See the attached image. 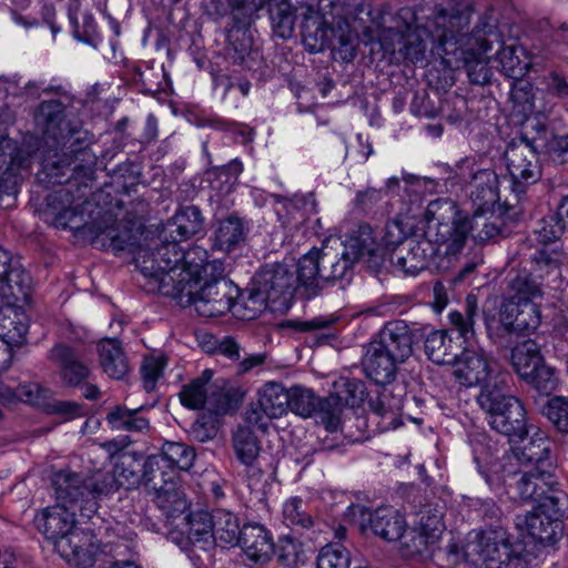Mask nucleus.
I'll use <instances>...</instances> for the list:
<instances>
[{"mask_svg": "<svg viewBox=\"0 0 568 568\" xmlns=\"http://www.w3.org/2000/svg\"><path fill=\"white\" fill-rule=\"evenodd\" d=\"M50 412L61 416L65 420H70L81 417L83 415V407L75 402L59 400L50 406Z\"/></svg>", "mask_w": 568, "mask_h": 568, "instance_id": "774afa93", "label": "nucleus"}, {"mask_svg": "<svg viewBox=\"0 0 568 568\" xmlns=\"http://www.w3.org/2000/svg\"><path fill=\"white\" fill-rule=\"evenodd\" d=\"M475 551L486 568H528L526 546L503 527L481 531Z\"/></svg>", "mask_w": 568, "mask_h": 568, "instance_id": "f3484780", "label": "nucleus"}, {"mask_svg": "<svg viewBox=\"0 0 568 568\" xmlns=\"http://www.w3.org/2000/svg\"><path fill=\"white\" fill-rule=\"evenodd\" d=\"M37 529L53 542L57 552L69 564L88 568L94 564L95 546L92 534L75 524V511L57 503L34 517Z\"/></svg>", "mask_w": 568, "mask_h": 568, "instance_id": "39448f33", "label": "nucleus"}, {"mask_svg": "<svg viewBox=\"0 0 568 568\" xmlns=\"http://www.w3.org/2000/svg\"><path fill=\"white\" fill-rule=\"evenodd\" d=\"M34 120L44 135V150L41 166L45 179L53 183L62 182L70 166L89 179L97 164V156L81 131L65 120V105L60 100L42 101Z\"/></svg>", "mask_w": 568, "mask_h": 568, "instance_id": "20e7f679", "label": "nucleus"}, {"mask_svg": "<svg viewBox=\"0 0 568 568\" xmlns=\"http://www.w3.org/2000/svg\"><path fill=\"white\" fill-rule=\"evenodd\" d=\"M212 527L215 544L220 541L224 546H237L242 534L239 518L225 509H216L212 513Z\"/></svg>", "mask_w": 568, "mask_h": 568, "instance_id": "a19ab883", "label": "nucleus"}, {"mask_svg": "<svg viewBox=\"0 0 568 568\" xmlns=\"http://www.w3.org/2000/svg\"><path fill=\"white\" fill-rule=\"evenodd\" d=\"M541 363H544V358L540 347L532 339L524 341L511 351V364L523 379L538 369Z\"/></svg>", "mask_w": 568, "mask_h": 568, "instance_id": "ea45409f", "label": "nucleus"}, {"mask_svg": "<svg viewBox=\"0 0 568 568\" xmlns=\"http://www.w3.org/2000/svg\"><path fill=\"white\" fill-rule=\"evenodd\" d=\"M424 347L427 357L437 365L454 364L460 349V345L453 339L447 331L429 333Z\"/></svg>", "mask_w": 568, "mask_h": 568, "instance_id": "e433bc0d", "label": "nucleus"}, {"mask_svg": "<svg viewBox=\"0 0 568 568\" xmlns=\"http://www.w3.org/2000/svg\"><path fill=\"white\" fill-rule=\"evenodd\" d=\"M416 527L438 544L446 528L442 508L425 506L420 510V519Z\"/></svg>", "mask_w": 568, "mask_h": 568, "instance_id": "3c124183", "label": "nucleus"}, {"mask_svg": "<svg viewBox=\"0 0 568 568\" xmlns=\"http://www.w3.org/2000/svg\"><path fill=\"white\" fill-rule=\"evenodd\" d=\"M142 407L130 409L122 405L112 407L105 420L112 430L128 433H144L150 428V422L141 415Z\"/></svg>", "mask_w": 568, "mask_h": 568, "instance_id": "58836bf2", "label": "nucleus"}, {"mask_svg": "<svg viewBox=\"0 0 568 568\" xmlns=\"http://www.w3.org/2000/svg\"><path fill=\"white\" fill-rule=\"evenodd\" d=\"M204 217L195 205L180 207L175 214L163 225L159 237L168 240L178 239L186 241L203 231Z\"/></svg>", "mask_w": 568, "mask_h": 568, "instance_id": "473e14b6", "label": "nucleus"}, {"mask_svg": "<svg viewBox=\"0 0 568 568\" xmlns=\"http://www.w3.org/2000/svg\"><path fill=\"white\" fill-rule=\"evenodd\" d=\"M484 215L485 214H478L476 217V214L474 213V216L469 219L458 210V219L469 221V223L473 225L468 231V234L470 232L477 231L473 236L478 242L489 241L495 239L500 233V227L495 222L487 221Z\"/></svg>", "mask_w": 568, "mask_h": 568, "instance_id": "13d9d810", "label": "nucleus"}, {"mask_svg": "<svg viewBox=\"0 0 568 568\" xmlns=\"http://www.w3.org/2000/svg\"><path fill=\"white\" fill-rule=\"evenodd\" d=\"M283 518L287 526L308 529L314 525L306 504L300 497L290 498L283 507Z\"/></svg>", "mask_w": 568, "mask_h": 568, "instance_id": "603ef678", "label": "nucleus"}, {"mask_svg": "<svg viewBox=\"0 0 568 568\" xmlns=\"http://www.w3.org/2000/svg\"><path fill=\"white\" fill-rule=\"evenodd\" d=\"M237 546H241L246 556L256 562H265L275 554L271 532L257 523H247L242 526Z\"/></svg>", "mask_w": 568, "mask_h": 568, "instance_id": "72a5a7b5", "label": "nucleus"}, {"mask_svg": "<svg viewBox=\"0 0 568 568\" xmlns=\"http://www.w3.org/2000/svg\"><path fill=\"white\" fill-rule=\"evenodd\" d=\"M566 231H568L567 221L558 212H555L539 220L534 234L538 243L542 245L541 248L552 250L558 247L562 250L557 242L560 241Z\"/></svg>", "mask_w": 568, "mask_h": 568, "instance_id": "c03bdc74", "label": "nucleus"}, {"mask_svg": "<svg viewBox=\"0 0 568 568\" xmlns=\"http://www.w3.org/2000/svg\"><path fill=\"white\" fill-rule=\"evenodd\" d=\"M413 353V335L404 321H392L384 325L372 339L362 358L365 376L377 385L392 384L399 365Z\"/></svg>", "mask_w": 568, "mask_h": 568, "instance_id": "423d86ee", "label": "nucleus"}, {"mask_svg": "<svg viewBox=\"0 0 568 568\" xmlns=\"http://www.w3.org/2000/svg\"><path fill=\"white\" fill-rule=\"evenodd\" d=\"M505 160L513 181V190L517 193H524L528 185L536 183L541 176L537 148L526 136L508 144Z\"/></svg>", "mask_w": 568, "mask_h": 568, "instance_id": "a211bd4d", "label": "nucleus"}, {"mask_svg": "<svg viewBox=\"0 0 568 568\" xmlns=\"http://www.w3.org/2000/svg\"><path fill=\"white\" fill-rule=\"evenodd\" d=\"M290 397V409L302 417L315 415L322 424V404L324 398L317 397L312 389L302 386H293L287 389Z\"/></svg>", "mask_w": 568, "mask_h": 568, "instance_id": "37998d69", "label": "nucleus"}, {"mask_svg": "<svg viewBox=\"0 0 568 568\" xmlns=\"http://www.w3.org/2000/svg\"><path fill=\"white\" fill-rule=\"evenodd\" d=\"M337 320L338 317L334 315H320L307 321L293 322L291 326L300 332H311L329 328Z\"/></svg>", "mask_w": 568, "mask_h": 568, "instance_id": "69168bd1", "label": "nucleus"}, {"mask_svg": "<svg viewBox=\"0 0 568 568\" xmlns=\"http://www.w3.org/2000/svg\"><path fill=\"white\" fill-rule=\"evenodd\" d=\"M297 287L306 298L316 296L324 284L346 277L347 263L338 262L337 254L313 247L304 254L294 271Z\"/></svg>", "mask_w": 568, "mask_h": 568, "instance_id": "4468645a", "label": "nucleus"}, {"mask_svg": "<svg viewBox=\"0 0 568 568\" xmlns=\"http://www.w3.org/2000/svg\"><path fill=\"white\" fill-rule=\"evenodd\" d=\"M540 394L549 395L557 387V378L552 368L541 363L530 376L524 378Z\"/></svg>", "mask_w": 568, "mask_h": 568, "instance_id": "052dcab7", "label": "nucleus"}, {"mask_svg": "<svg viewBox=\"0 0 568 568\" xmlns=\"http://www.w3.org/2000/svg\"><path fill=\"white\" fill-rule=\"evenodd\" d=\"M31 276L24 270H14L9 282L0 283V312L20 303H28L31 295Z\"/></svg>", "mask_w": 568, "mask_h": 568, "instance_id": "f704fd0d", "label": "nucleus"}, {"mask_svg": "<svg viewBox=\"0 0 568 568\" xmlns=\"http://www.w3.org/2000/svg\"><path fill=\"white\" fill-rule=\"evenodd\" d=\"M384 197L382 189L367 187L363 191H357L354 199V206L357 210L367 212L377 205Z\"/></svg>", "mask_w": 568, "mask_h": 568, "instance_id": "0e129e2a", "label": "nucleus"}, {"mask_svg": "<svg viewBox=\"0 0 568 568\" xmlns=\"http://www.w3.org/2000/svg\"><path fill=\"white\" fill-rule=\"evenodd\" d=\"M95 168L89 179H84L82 174L74 171V164L70 166V171L62 178V182L53 183L45 179L42 171L38 174L41 182L51 185L65 186L59 189L48 197V205L54 215L53 224L59 229H70L75 233H82L90 236V227L93 224L84 220L83 211L80 209L85 203L87 196L91 191V183L94 180Z\"/></svg>", "mask_w": 568, "mask_h": 568, "instance_id": "6e6552de", "label": "nucleus"}, {"mask_svg": "<svg viewBox=\"0 0 568 568\" xmlns=\"http://www.w3.org/2000/svg\"><path fill=\"white\" fill-rule=\"evenodd\" d=\"M161 372L162 366L158 359L151 358L144 362L141 367V375L146 392H152L155 388Z\"/></svg>", "mask_w": 568, "mask_h": 568, "instance_id": "338daca9", "label": "nucleus"}, {"mask_svg": "<svg viewBox=\"0 0 568 568\" xmlns=\"http://www.w3.org/2000/svg\"><path fill=\"white\" fill-rule=\"evenodd\" d=\"M551 514L536 507L535 510L524 515H517L515 525L518 530L529 536L535 542L542 546L556 544L562 536L564 525L559 517L564 516Z\"/></svg>", "mask_w": 568, "mask_h": 568, "instance_id": "393cba45", "label": "nucleus"}, {"mask_svg": "<svg viewBox=\"0 0 568 568\" xmlns=\"http://www.w3.org/2000/svg\"><path fill=\"white\" fill-rule=\"evenodd\" d=\"M540 323V307L535 302L503 301L498 318L485 315L488 336L496 343H503L511 335L530 334Z\"/></svg>", "mask_w": 568, "mask_h": 568, "instance_id": "2eb2a0df", "label": "nucleus"}, {"mask_svg": "<svg viewBox=\"0 0 568 568\" xmlns=\"http://www.w3.org/2000/svg\"><path fill=\"white\" fill-rule=\"evenodd\" d=\"M195 452L193 447L179 443L165 442L161 453L149 456L143 464V475L153 474L165 475L173 470H189L195 460Z\"/></svg>", "mask_w": 568, "mask_h": 568, "instance_id": "a878e982", "label": "nucleus"}, {"mask_svg": "<svg viewBox=\"0 0 568 568\" xmlns=\"http://www.w3.org/2000/svg\"><path fill=\"white\" fill-rule=\"evenodd\" d=\"M541 413L561 433H568V398L555 396L542 406Z\"/></svg>", "mask_w": 568, "mask_h": 568, "instance_id": "5fc2aeb1", "label": "nucleus"}, {"mask_svg": "<svg viewBox=\"0 0 568 568\" xmlns=\"http://www.w3.org/2000/svg\"><path fill=\"white\" fill-rule=\"evenodd\" d=\"M531 435H525L514 442L511 452L506 454L499 463L493 465L494 474H485V479L489 486L499 485L506 481V478L517 476L515 465L525 467H557L551 456L552 443L546 433L535 429Z\"/></svg>", "mask_w": 568, "mask_h": 568, "instance_id": "9b49d317", "label": "nucleus"}, {"mask_svg": "<svg viewBox=\"0 0 568 568\" xmlns=\"http://www.w3.org/2000/svg\"><path fill=\"white\" fill-rule=\"evenodd\" d=\"M30 160L18 150L4 152L0 150V192L13 194L20 181L22 170L29 168Z\"/></svg>", "mask_w": 568, "mask_h": 568, "instance_id": "c9c22d12", "label": "nucleus"}, {"mask_svg": "<svg viewBox=\"0 0 568 568\" xmlns=\"http://www.w3.org/2000/svg\"><path fill=\"white\" fill-rule=\"evenodd\" d=\"M556 469L557 467L517 469L519 477H511L515 483L509 484L514 488L515 497L523 501L535 503L540 509L555 515L565 513L568 495L560 487L555 474Z\"/></svg>", "mask_w": 568, "mask_h": 568, "instance_id": "f8f14e48", "label": "nucleus"}, {"mask_svg": "<svg viewBox=\"0 0 568 568\" xmlns=\"http://www.w3.org/2000/svg\"><path fill=\"white\" fill-rule=\"evenodd\" d=\"M365 258L367 266L373 272H378L384 264V248L377 242L371 225L362 223L346 240L338 262L347 263V273L355 262Z\"/></svg>", "mask_w": 568, "mask_h": 568, "instance_id": "6ab92c4d", "label": "nucleus"}, {"mask_svg": "<svg viewBox=\"0 0 568 568\" xmlns=\"http://www.w3.org/2000/svg\"><path fill=\"white\" fill-rule=\"evenodd\" d=\"M212 376V369H204L200 376L183 385L179 394L181 404L194 410L204 408L207 398V384Z\"/></svg>", "mask_w": 568, "mask_h": 568, "instance_id": "a18cd8bd", "label": "nucleus"}, {"mask_svg": "<svg viewBox=\"0 0 568 568\" xmlns=\"http://www.w3.org/2000/svg\"><path fill=\"white\" fill-rule=\"evenodd\" d=\"M118 480L110 474L87 476L69 469L53 474L52 487L57 503L72 510H79L84 518L91 519L98 511V498L118 490Z\"/></svg>", "mask_w": 568, "mask_h": 568, "instance_id": "0eeeda50", "label": "nucleus"}, {"mask_svg": "<svg viewBox=\"0 0 568 568\" xmlns=\"http://www.w3.org/2000/svg\"><path fill=\"white\" fill-rule=\"evenodd\" d=\"M234 449L241 463L257 460L261 452L260 440L248 426H240L233 437Z\"/></svg>", "mask_w": 568, "mask_h": 568, "instance_id": "8fccbe9b", "label": "nucleus"}, {"mask_svg": "<svg viewBox=\"0 0 568 568\" xmlns=\"http://www.w3.org/2000/svg\"><path fill=\"white\" fill-rule=\"evenodd\" d=\"M508 387V376L497 377L494 386L487 384L479 393L477 402L488 416V424L499 434L516 442L530 434L532 427L527 425L526 410L521 402L505 394Z\"/></svg>", "mask_w": 568, "mask_h": 568, "instance_id": "1a4fd4ad", "label": "nucleus"}, {"mask_svg": "<svg viewBox=\"0 0 568 568\" xmlns=\"http://www.w3.org/2000/svg\"><path fill=\"white\" fill-rule=\"evenodd\" d=\"M48 358L57 365L59 377L63 385L78 387L90 376V368L84 364L75 349L67 344H57L49 353Z\"/></svg>", "mask_w": 568, "mask_h": 568, "instance_id": "7c9ffc66", "label": "nucleus"}, {"mask_svg": "<svg viewBox=\"0 0 568 568\" xmlns=\"http://www.w3.org/2000/svg\"><path fill=\"white\" fill-rule=\"evenodd\" d=\"M566 253L558 247L538 248L530 258V270L519 271L508 280V296L503 301L535 302L544 295V286L557 284L561 277V266Z\"/></svg>", "mask_w": 568, "mask_h": 568, "instance_id": "9d476101", "label": "nucleus"}, {"mask_svg": "<svg viewBox=\"0 0 568 568\" xmlns=\"http://www.w3.org/2000/svg\"><path fill=\"white\" fill-rule=\"evenodd\" d=\"M470 9L445 10L403 7L386 11L378 22L377 36L383 49L398 52L413 63L428 57L439 58L446 68H465L471 83L484 85L491 79L488 62L480 58L487 51L479 28L470 29ZM376 38L371 32L369 38Z\"/></svg>", "mask_w": 568, "mask_h": 568, "instance_id": "f257e3e1", "label": "nucleus"}, {"mask_svg": "<svg viewBox=\"0 0 568 568\" xmlns=\"http://www.w3.org/2000/svg\"><path fill=\"white\" fill-rule=\"evenodd\" d=\"M498 60L501 65L503 73L511 80L523 78L528 69V63L523 62L516 54L515 47H504L498 52Z\"/></svg>", "mask_w": 568, "mask_h": 568, "instance_id": "6e6d98bb", "label": "nucleus"}, {"mask_svg": "<svg viewBox=\"0 0 568 568\" xmlns=\"http://www.w3.org/2000/svg\"><path fill=\"white\" fill-rule=\"evenodd\" d=\"M371 410L381 417H394L402 408V398L394 396L389 390L383 389L376 397L369 399Z\"/></svg>", "mask_w": 568, "mask_h": 568, "instance_id": "4d7b16f0", "label": "nucleus"}, {"mask_svg": "<svg viewBox=\"0 0 568 568\" xmlns=\"http://www.w3.org/2000/svg\"><path fill=\"white\" fill-rule=\"evenodd\" d=\"M290 410L287 389L280 383L268 382L260 388L257 403L246 412L245 422L265 432L271 419L280 418Z\"/></svg>", "mask_w": 568, "mask_h": 568, "instance_id": "412c9836", "label": "nucleus"}, {"mask_svg": "<svg viewBox=\"0 0 568 568\" xmlns=\"http://www.w3.org/2000/svg\"><path fill=\"white\" fill-rule=\"evenodd\" d=\"M349 551L338 542L325 545L317 556V568H348Z\"/></svg>", "mask_w": 568, "mask_h": 568, "instance_id": "864d4df0", "label": "nucleus"}, {"mask_svg": "<svg viewBox=\"0 0 568 568\" xmlns=\"http://www.w3.org/2000/svg\"><path fill=\"white\" fill-rule=\"evenodd\" d=\"M260 285L257 298H268L272 305L285 306L297 288V280L291 265L275 263L263 266L255 276Z\"/></svg>", "mask_w": 568, "mask_h": 568, "instance_id": "aec40b11", "label": "nucleus"}, {"mask_svg": "<svg viewBox=\"0 0 568 568\" xmlns=\"http://www.w3.org/2000/svg\"><path fill=\"white\" fill-rule=\"evenodd\" d=\"M185 534L187 546L185 550L192 560L203 562L202 554L210 560V551L215 547L212 527V514L207 511L190 513L185 517Z\"/></svg>", "mask_w": 568, "mask_h": 568, "instance_id": "bb28decb", "label": "nucleus"}, {"mask_svg": "<svg viewBox=\"0 0 568 568\" xmlns=\"http://www.w3.org/2000/svg\"><path fill=\"white\" fill-rule=\"evenodd\" d=\"M477 297L473 294L467 295L464 311L450 312L448 317L452 326L458 332L464 342H470L475 337V318L477 316Z\"/></svg>", "mask_w": 568, "mask_h": 568, "instance_id": "49530a36", "label": "nucleus"}, {"mask_svg": "<svg viewBox=\"0 0 568 568\" xmlns=\"http://www.w3.org/2000/svg\"><path fill=\"white\" fill-rule=\"evenodd\" d=\"M274 555L285 566H294L300 560L301 545L291 537L281 538Z\"/></svg>", "mask_w": 568, "mask_h": 568, "instance_id": "680f3d73", "label": "nucleus"}, {"mask_svg": "<svg viewBox=\"0 0 568 568\" xmlns=\"http://www.w3.org/2000/svg\"><path fill=\"white\" fill-rule=\"evenodd\" d=\"M224 268L219 261H209L207 252L201 246L183 250V257L179 264V271L174 284L194 283L200 284L211 275L222 274Z\"/></svg>", "mask_w": 568, "mask_h": 568, "instance_id": "c756f323", "label": "nucleus"}, {"mask_svg": "<svg viewBox=\"0 0 568 568\" xmlns=\"http://www.w3.org/2000/svg\"><path fill=\"white\" fill-rule=\"evenodd\" d=\"M246 239V231L243 220L231 214L220 221L215 231L214 245L222 251H232Z\"/></svg>", "mask_w": 568, "mask_h": 568, "instance_id": "79ce46f5", "label": "nucleus"}, {"mask_svg": "<svg viewBox=\"0 0 568 568\" xmlns=\"http://www.w3.org/2000/svg\"><path fill=\"white\" fill-rule=\"evenodd\" d=\"M142 477L145 485L154 491V503L168 519L175 518L186 510L187 503L179 484V473L171 470L168 476L142 474Z\"/></svg>", "mask_w": 568, "mask_h": 568, "instance_id": "b1692460", "label": "nucleus"}, {"mask_svg": "<svg viewBox=\"0 0 568 568\" xmlns=\"http://www.w3.org/2000/svg\"><path fill=\"white\" fill-rule=\"evenodd\" d=\"M99 361L103 372L111 378L121 379L129 372L126 356L116 338H103L99 343Z\"/></svg>", "mask_w": 568, "mask_h": 568, "instance_id": "4c0bfd02", "label": "nucleus"}, {"mask_svg": "<svg viewBox=\"0 0 568 568\" xmlns=\"http://www.w3.org/2000/svg\"><path fill=\"white\" fill-rule=\"evenodd\" d=\"M454 364L455 378L466 387L483 385V389L487 384L494 386L496 378L501 376L491 377L488 357L481 351L465 348Z\"/></svg>", "mask_w": 568, "mask_h": 568, "instance_id": "c85d7f7f", "label": "nucleus"}, {"mask_svg": "<svg viewBox=\"0 0 568 568\" xmlns=\"http://www.w3.org/2000/svg\"><path fill=\"white\" fill-rule=\"evenodd\" d=\"M335 387L336 392L325 397L322 404V425L328 432L338 429L343 407H358L366 392L364 382L358 378H341Z\"/></svg>", "mask_w": 568, "mask_h": 568, "instance_id": "4be33fe9", "label": "nucleus"}, {"mask_svg": "<svg viewBox=\"0 0 568 568\" xmlns=\"http://www.w3.org/2000/svg\"><path fill=\"white\" fill-rule=\"evenodd\" d=\"M90 239L92 244L114 252H133L139 243L138 232L128 224L119 223L111 214L93 222Z\"/></svg>", "mask_w": 568, "mask_h": 568, "instance_id": "5701e85b", "label": "nucleus"}, {"mask_svg": "<svg viewBox=\"0 0 568 568\" xmlns=\"http://www.w3.org/2000/svg\"><path fill=\"white\" fill-rule=\"evenodd\" d=\"M158 245L150 254L140 252L136 262L141 272L158 282L159 291L166 296H179L175 283L179 264L183 257V248L180 247L178 239H160Z\"/></svg>", "mask_w": 568, "mask_h": 568, "instance_id": "dca6fc26", "label": "nucleus"}, {"mask_svg": "<svg viewBox=\"0 0 568 568\" xmlns=\"http://www.w3.org/2000/svg\"><path fill=\"white\" fill-rule=\"evenodd\" d=\"M424 219V234L407 239L390 257L394 267L406 275L415 276L427 268L430 258L439 252L440 246L445 247V255L459 253L473 226L469 221L458 219V207L449 199L430 201Z\"/></svg>", "mask_w": 568, "mask_h": 568, "instance_id": "7ed1b4c3", "label": "nucleus"}, {"mask_svg": "<svg viewBox=\"0 0 568 568\" xmlns=\"http://www.w3.org/2000/svg\"><path fill=\"white\" fill-rule=\"evenodd\" d=\"M399 540L404 556L412 558L430 555L437 545L416 526L408 530L405 529Z\"/></svg>", "mask_w": 568, "mask_h": 568, "instance_id": "09e8293b", "label": "nucleus"}, {"mask_svg": "<svg viewBox=\"0 0 568 568\" xmlns=\"http://www.w3.org/2000/svg\"><path fill=\"white\" fill-rule=\"evenodd\" d=\"M407 239V230L400 220L394 219L386 223L383 241L387 247L403 246Z\"/></svg>", "mask_w": 568, "mask_h": 568, "instance_id": "e2e57ef3", "label": "nucleus"}, {"mask_svg": "<svg viewBox=\"0 0 568 568\" xmlns=\"http://www.w3.org/2000/svg\"><path fill=\"white\" fill-rule=\"evenodd\" d=\"M355 508L362 517L368 515L367 520L373 534L388 542L399 540L407 526L405 517L393 507H381L374 511H368L363 506Z\"/></svg>", "mask_w": 568, "mask_h": 568, "instance_id": "2f4dec72", "label": "nucleus"}, {"mask_svg": "<svg viewBox=\"0 0 568 568\" xmlns=\"http://www.w3.org/2000/svg\"><path fill=\"white\" fill-rule=\"evenodd\" d=\"M464 190L476 216L490 212L499 202L498 178L493 170L474 172Z\"/></svg>", "mask_w": 568, "mask_h": 568, "instance_id": "cd10ccee", "label": "nucleus"}, {"mask_svg": "<svg viewBox=\"0 0 568 568\" xmlns=\"http://www.w3.org/2000/svg\"><path fill=\"white\" fill-rule=\"evenodd\" d=\"M28 325L22 315L12 307L0 312V339L12 345H21L26 341Z\"/></svg>", "mask_w": 568, "mask_h": 568, "instance_id": "de8ad7c7", "label": "nucleus"}, {"mask_svg": "<svg viewBox=\"0 0 568 568\" xmlns=\"http://www.w3.org/2000/svg\"><path fill=\"white\" fill-rule=\"evenodd\" d=\"M179 296H171L181 306L194 305L199 315L215 317L227 313L235 305L237 287L222 274L211 275L200 284L180 283Z\"/></svg>", "mask_w": 568, "mask_h": 568, "instance_id": "ddd939ff", "label": "nucleus"}, {"mask_svg": "<svg viewBox=\"0 0 568 568\" xmlns=\"http://www.w3.org/2000/svg\"><path fill=\"white\" fill-rule=\"evenodd\" d=\"M510 100L519 112H529L534 106L532 85L521 80H513L510 85Z\"/></svg>", "mask_w": 568, "mask_h": 568, "instance_id": "bf43d9fd", "label": "nucleus"}, {"mask_svg": "<svg viewBox=\"0 0 568 568\" xmlns=\"http://www.w3.org/2000/svg\"><path fill=\"white\" fill-rule=\"evenodd\" d=\"M268 3V13L274 32L283 39L292 37L296 13L300 11L305 29L314 27V32L304 33V44L311 52H321L332 48L335 57L349 62L356 55V40L363 33L366 42H379L382 28L378 22L390 9L374 11L369 3L352 6L349 0H307L292 3L291 0H264Z\"/></svg>", "mask_w": 568, "mask_h": 568, "instance_id": "f03ea898", "label": "nucleus"}]
</instances>
